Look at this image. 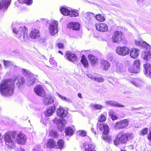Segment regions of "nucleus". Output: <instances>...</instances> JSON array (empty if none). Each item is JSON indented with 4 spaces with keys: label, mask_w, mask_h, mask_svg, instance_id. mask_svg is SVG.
I'll return each instance as SVG.
<instances>
[{
    "label": "nucleus",
    "mask_w": 151,
    "mask_h": 151,
    "mask_svg": "<svg viewBox=\"0 0 151 151\" xmlns=\"http://www.w3.org/2000/svg\"><path fill=\"white\" fill-rule=\"evenodd\" d=\"M110 65V64L107 61L102 60L101 62V67L104 70H107Z\"/></svg>",
    "instance_id": "nucleus-28"
},
{
    "label": "nucleus",
    "mask_w": 151,
    "mask_h": 151,
    "mask_svg": "<svg viewBox=\"0 0 151 151\" xmlns=\"http://www.w3.org/2000/svg\"><path fill=\"white\" fill-rule=\"evenodd\" d=\"M54 121H57V127L59 131L60 132L63 131L65 127V121L60 120H58L57 119H55Z\"/></svg>",
    "instance_id": "nucleus-20"
},
{
    "label": "nucleus",
    "mask_w": 151,
    "mask_h": 151,
    "mask_svg": "<svg viewBox=\"0 0 151 151\" xmlns=\"http://www.w3.org/2000/svg\"><path fill=\"white\" fill-rule=\"evenodd\" d=\"M91 130L92 132L93 133H94V134H96V132L95 131L94 128H92L91 129Z\"/></svg>",
    "instance_id": "nucleus-57"
},
{
    "label": "nucleus",
    "mask_w": 151,
    "mask_h": 151,
    "mask_svg": "<svg viewBox=\"0 0 151 151\" xmlns=\"http://www.w3.org/2000/svg\"><path fill=\"white\" fill-rule=\"evenodd\" d=\"M135 44L142 48H146V51L143 52L142 56L144 59L147 61L151 59V48L150 46L147 44L146 42L142 40H135Z\"/></svg>",
    "instance_id": "nucleus-4"
},
{
    "label": "nucleus",
    "mask_w": 151,
    "mask_h": 151,
    "mask_svg": "<svg viewBox=\"0 0 151 151\" xmlns=\"http://www.w3.org/2000/svg\"><path fill=\"white\" fill-rule=\"evenodd\" d=\"M55 109V107H49L46 110L45 113V115L46 116H51Z\"/></svg>",
    "instance_id": "nucleus-29"
},
{
    "label": "nucleus",
    "mask_w": 151,
    "mask_h": 151,
    "mask_svg": "<svg viewBox=\"0 0 151 151\" xmlns=\"http://www.w3.org/2000/svg\"><path fill=\"white\" fill-rule=\"evenodd\" d=\"M124 38L123 33L121 31H115L112 35L111 38L112 41L114 43H119Z\"/></svg>",
    "instance_id": "nucleus-7"
},
{
    "label": "nucleus",
    "mask_w": 151,
    "mask_h": 151,
    "mask_svg": "<svg viewBox=\"0 0 151 151\" xmlns=\"http://www.w3.org/2000/svg\"><path fill=\"white\" fill-rule=\"evenodd\" d=\"M61 13L63 15L65 16H68L70 10L67 9L65 7H61L60 9Z\"/></svg>",
    "instance_id": "nucleus-32"
},
{
    "label": "nucleus",
    "mask_w": 151,
    "mask_h": 151,
    "mask_svg": "<svg viewBox=\"0 0 151 151\" xmlns=\"http://www.w3.org/2000/svg\"><path fill=\"white\" fill-rule=\"evenodd\" d=\"M87 76L92 79H93L95 81L96 77L93 74H87Z\"/></svg>",
    "instance_id": "nucleus-49"
},
{
    "label": "nucleus",
    "mask_w": 151,
    "mask_h": 151,
    "mask_svg": "<svg viewBox=\"0 0 151 151\" xmlns=\"http://www.w3.org/2000/svg\"><path fill=\"white\" fill-rule=\"evenodd\" d=\"M139 108H135L133 107L131 108V110L132 111H133L135 110H138Z\"/></svg>",
    "instance_id": "nucleus-53"
},
{
    "label": "nucleus",
    "mask_w": 151,
    "mask_h": 151,
    "mask_svg": "<svg viewBox=\"0 0 151 151\" xmlns=\"http://www.w3.org/2000/svg\"><path fill=\"white\" fill-rule=\"evenodd\" d=\"M11 0H1L0 1V15L2 12L6 11L10 5Z\"/></svg>",
    "instance_id": "nucleus-10"
},
{
    "label": "nucleus",
    "mask_w": 151,
    "mask_h": 151,
    "mask_svg": "<svg viewBox=\"0 0 151 151\" xmlns=\"http://www.w3.org/2000/svg\"><path fill=\"white\" fill-rule=\"evenodd\" d=\"M16 2H15V4H16Z\"/></svg>",
    "instance_id": "nucleus-64"
},
{
    "label": "nucleus",
    "mask_w": 151,
    "mask_h": 151,
    "mask_svg": "<svg viewBox=\"0 0 151 151\" xmlns=\"http://www.w3.org/2000/svg\"><path fill=\"white\" fill-rule=\"evenodd\" d=\"M140 60H136L134 62V67L138 72L140 71Z\"/></svg>",
    "instance_id": "nucleus-34"
},
{
    "label": "nucleus",
    "mask_w": 151,
    "mask_h": 151,
    "mask_svg": "<svg viewBox=\"0 0 151 151\" xmlns=\"http://www.w3.org/2000/svg\"><path fill=\"white\" fill-rule=\"evenodd\" d=\"M58 47L60 48H63L64 47V45L61 43H59L56 45Z\"/></svg>",
    "instance_id": "nucleus-51"
},
{
    "label": "nucleus",
    "mask_w": 151,
    "mask_h": 151,
    "mask_svg": "<svg viewBox=\"0 0 151 151\" xmlns=\"http://www.w3.org/2000/svg\"><path fill=\"white\" fill-rule=\"evenodd\" d=\"M16 132H8L5 134L4 136L6 144L9 148L13 149L15 147L13 139L16 138Z\"/></svg>",
    "instance_id": "nucleus-6"
},
{
    "label": "nucleus",
    "mask_w": 151,
    "mask_h": 151,
    "mask_svg": "<svg viewBox=\"0 0 151 151\" xmlns=\"http://www.w3.org/2000/svg\"><path fill=\"white\" fill-rule=\"evenodd\" d=\"M29 35L31 38L33 39L37 38L40 36L39 31L36 29H33Z\"/></svg>",
    "instance_id": "nucleus-25"
},
{
    "label": "nucleus",
    "mask_w": 151,
    "mask_h": 151,
    "mask_svg": "<svg viewBox=\"0 0 151 151\" xmlns=\"http://www.w3.org/2000/svg\"><path fill=\"white\" fill-rule=\"evenodd\" d=\"M57 94L60 98L62 99L65 100L66 101H68L70 103L73 102L72 100L70 99L67 98L65 96H63L60 95L58 93H57Z\"/></svg>",
    "instance_id": "nucleus-39"
},
{
    "label": "nucleus",
    "mask_w": 151,
    "mask_h": 151,
    "mask_svg": "<svg viewBox=\"0 0 151 151\" xmlns=\"http://www.w3.org/2000/svg\"><path fill=\"white\" fill-rule=\"evenodd\" d=\"M49 62L50 63L53 65H55L56 64V63L55 60L52 58H50V59Z\"/></svg>",
    "instance_id": "nucleus-50"
},
{
    "label": "nucleus",
    "mask_w": 151,
    "mask_h": 151,
    "mask_svg": "<svg viewBox=\"0 0 151 151\" xmlns=\"http://www.w3.org/2000/svg\"><path fill=\"white\" fill-rule=\"evenodd\" d=\"M68 15H70L71 17L73 16L74 17H76L78 16V12L74 10H72L71 11H70Z\"/></svg>",
    "instance_id": "nucleus-41"
},
{
    "label": "nucleus",
    "mask_w": 151,
    "mask_h": 151,
    "mask_svg": "<svg viewBox=\"0 0 151 151\" xmlns=\"http://www.w3.org/2000/svg\"><path fill=\"white\" fill-rule=\"evenodd\" d=\"M106 119V117L103 115L101 114L99 117L97 126L103 133L102 138L104 140L108 143H110L112 141V138L109 136L107 135L109 133V127L105 123H101V122H104Z\"/></svg>",
    "instance_id": "nucleus-2"
},
{
    "label": "nucleus",
    "mask_w": 151,
    "mask_h": 151,
    "mask_svg": "<svg viewBox=\"0 0 151 151\" xmlns=\"http://www.w3.org/2000/svg\"><path fill=\"white\" fill-rule=\"evenodd\" d=\"M58 52L59 53H61L62 55H63V53L61 51H58Z\"/></svg>",
    "instance_id": "nucleus-58"
},
{
    "label": "nucleus",
    "mask_w": 151,
    "mask_h": 151,
    "mask_svg": "<svg viewBox=\"0 0 151 151\" xmlns=\"http://www.w3.org/2000/svg\"><path fill=\"white\" fill-rule=\"evenodd\" d=\"M120 70V68H117V70Z\"/></svg>",
    "instance_id": "nucleus-60"
},
{
    "label": "nucleus",
    "mask_w": 151,
    "mask_h": 151,
    "mask_svg": "<svg viewBox=\"0 0 151 151\" xmlns=\"http://www.w3.org/2000/svg\"><path fill=\"white\" fill-rule=\"evenodd\" d=\"M23 73L28 77L27 79L28 85L29 86H32L35 82V79L33 77L32 74L30 72L25 69L22 70Z\"/></svg>",
    "instance_id": "nucleus-8"
},
{
    "label": "nucleus",
    "mask_w": 151,
    "mask_h": 151,
    "mask_svg": "<svg viewBox=\"0 0 151 151\" xmlns=\"http://www.w3.org/2000/svg\"><path fill=\"white\" fill-rule=\"evenodd\" d=\"M15 139L16 142L18 143L23 145L26 142V137L23 134L21 133L17 134L16 133Z\"/></svg>",
    "instance_id": "nucleus-13"
},
{
    "label": "nucleus",
    "mask_w": 151,
    "mask_h": 151,
    "mask_svg": "<svg viewBox=\"0 0 151 151\" xmlns=\"http://www.w3.org/2000/svg\"><path fill=\"white\" fill-rule=\"evenodd\" d=\"M88 58L90 60V63L92 65L94 66L97 64L98 59L96 57L92 55L89 54Z\"/></svg>",
    "instance_id": "nucleus-23"
},
{
    "label": "nucleus",
    "mask_w": 151,
    "mask_h": 151,
    "mask_svg": "<svg viewBox=\"0 0 151 151\" xmlns=\"http://www.w3.org/2000/svg\"><path fill=\"white\" fill-rule=\"evenodd\" d=\"M147 138L150 141L151 140V131L150 132L149 134L147 135Z\"/></svg>",
    "instance_id": "nucleus-52"
},
{
    "label": "nucleus",
    "mask_w": 151,
    "mask_h": 151,
    "mask_svg": "<svg viewBox=\"0 0 151 151\" xmlns=\"http://www.w3.org/2000/svg\"><path fill=\"white\" fill-rule=\"evenodd\" d=\"M57 115L62 118L65 117L67 114V111L63 108L60 107L58 109L57 112Z\"/></svg>",
    "instance_id": "nucleus-19"
},
{
    "label": "nucleus",
    "mask_w": 151,
    "mask_h": 151,
    "mask_svg": "<svg viewBox=\"0 0 151 151\" xmlns=\"http://www.w3.org/2000/svg\"><path fill=\"white\" fill-rule=\"evenodd\" d=\"M1 134L0 133V139L1 138Z\"/></svg>",
    "instance_id": "nucleus-62"
},
{
    "label": "nucleus",
    "mask_w": 151,
    "mask_h": 151,
    "mask_svg": "<svg viewBox=\"0 0 151 151\" xmlns=\"http://www.w3.org/2000/svg\"><path fill=\"white\" fill-rule=\"evenodd\" d=\"M40 20L43 23L47 22L46 20H45L44 19L42 18L40 19Z\"/></svg>",
    "instance_id": "nucleus-54"
},
{
    "label": "nucleus",
    "mask_w": 151,
    "mask_h": 151,
    "mask_svg": "<svg viewBox=\"0 0 151 151\" xmlns=\"http://www.w3.org/2000/svg\"><path fill=\"white\" fill-rule=\"evenodd\" d=\"M14 66V68H15V67H17L16 65H15Z\"/></svg>",
    "instance_id": "nucleus-63"
},
{
    "label": "nucleus",
    "mask_w": 151,
    "mask_h": 151,
    "mask_svg": "<svg viewBox=\"0 0 151 151\" xmlns=\"http://www.w3.org/2000/svg\"><path fill=\"white\" fill-rule=\"evenodd\" d=\"M148 129L145 128L143 129L142 130H141L140 134L142 135H144L146 134L148 132Z\"/></svg>",
    "instance_id": "nucleus-46"
},
{
    "label": "nucleus",
    "mask_w": 151,
    "mask_h": 151,
    "mask_svg": "<svg viewBox=\"0 0 151 151\" xmlns=\"http://www.w3.org/2000/svg\"><path fill=\"white\" fill-rule=\"evenodd\" d=\"M95 15L92 12H88L86 14L85 17L88 19L91 20L94 17H95Z\"/></svg>",
    "instance_id": "nucleus-37"
},
{
    "label": "nucleus",
    "mask_w": 151,
    "mask_h": 151,
    "mask_svg": "<svg viewBox=\"0 0 151 151\" xmlns=\"http://www.w3.org/2000/svg\"><path fill=\"white\" fill-rule=\"evenodd\" d=\"M4 66L6 68H13L14 66L13 63L9 60H3Z\"/></svg>",
    "instance_id": "nucleus-31"
},
{
    "label": "nucleus",
    "mask_w": 151,
    "mask_h": 151,
    "mask_svg": "<svg viewBox=\"0 0 151 151\" xmlns=\"http://www.w3.org/2000/svg\"><path fill=\"white\" fill-rule=\"evenodd\" d=\"M96 29L101 32H105L108 30L107 25L104 23H100L96 24Z\"/></svg>",
    "instance_id": "nucleus-17"
},
{
    "label": "nucleus",
    "mask_w": 151,
    "mask_h": 151,
    "mask_svg": "<svg viewBox=\"0 0 151 151\" xmlns=\"http://www.w3.org/2000/svg\"><path fill=\"white\" fill-rule=\"evenodd\" d=\"M132 137L131 134L121 132L117 135L116 139L114 140V144L117 145L119 143H125Z\"/></svg>",
    "instance_id": "nucleus-5"
},
{
    "label": "nucleus",
    "mask_w": 151,
    "mask_h": 151,
    "mask_svg": "<svg viewBox=\"0 0 151 151\" xmlns=\"http://www.w3.org/2000/svg\"><path fill=\"white\" fill-rule=\"evenodd\" d=\"M128 71L131 73H137L139 72L137 70L134 68V66H131L128 68Z\"/></svg>",
    "instance_id": "nucleus-40"
},
{
    "label": "nucleus",
    "mask_w": 151,
    "mask_h": 151,
    "mask_svg": "<svg viewBox=\"0 0 151 151\" xmlns=\"http://www.w3.org/2000/svg\"><path fill=\"white\" fill-rule=\"evenodd\" d=\"M50 135L53 137H56L58 136V134L57 132L55 130H52L49 132Z\"/></svg>",
    "instance_id": "nucleus-43"
},
{
    "label": "nucleus",
    "mask_w": 151,
    "mask_h": 151,
    "mask_svg": "<svg viewBox=\"0 0 151 151\" xmlns=\"http://www.w3.org/2000/svg\"><path fill=\"white\" fill-rule=\"evenodd\" d=\"M129 121L127 119H124L119 122L116 123L115 126V129H123L126 127L128 125Z\"/></svg>",
    "instance_id": "nucleus-12"
},
{
    "label": "nucleus",
    "mask_w": 151,
    "mask_h": 151,
    "mask_svg": "<svg viewBox=\"0 0 151 151\" xmlns=\"http://www.w3.org/2000/svg\"><path fill=\"white\" fill-rule=\"evenodd\" d=\"M107 105H111L113 106L116 107H124V106L119 103L114 101L111 100L107 101L105 102Z\"/></svg>",
    "instance_id": "nucleus-21"
},
{
    "label": "nucleus",
    "mask_w": 151,
    "mask_h": 151,
    "mask_svg": "<svg viewBox=\"0 0 151 151\" xmlns=\"http://www.w3.org/2000/svg\"><path fill=\"white\" fill-rule=\"evenodd\" d=\"M130 51L129 49L126 46H118L116 50V53L120 55L124 56L129 54Z\"/></svg>",
    "instance_id": "nucleus-9"
},
{
    "label": "nucleus",
    "mask_w": 151,
    "mask_h": 151,
    "mask_svg": "<svg viewBox=\"0 0 151 151\" xmlns=\"http://www.w3.org/2000/svg\"><path fill=\"white\" fill-rule=\"evenodd\" d=\"M15 23L12 24V28L13 32L16 35V37L18 38L21 42L27 41L29 38L28 33V29L25 27H21L19 29L16 27L13 28V26Z\"/></svg>",
    "instance_id": "nucleus-3"
},
{
    "label": "nucleus",
    "mask_w": 151,
    "mask_h": 151,
    "mask_svg": "<svg viewBox=\"0 0 151 151\" xmlns=\"http://www.w3.org/2000/svg\"><path fill=\"white\" fill-rule=\"evenodd\" d=\"M81 62L85 67H88V63L86 59L85 58V55H83L82 56Z\"/></svg>",
    "instance_id": "nucleus-36"
},
{
    "label": "nucleus",
    "mask_w": 151,
    "mask_h": 151,
    "mask_svg": "<svg viewBox=\"0 0 151 151\" xmlns=\"http://www.w3.org/2000/svg\"><path fill=\"white\" fill-rule=\"evenodd\" d=\"M19 3L23 4L25 3L28 5H30L32 4V0H18Z\"/></svg>",
    "instance_id": "nucleus-38"
},
{
    "label": "nucleus",
    "mask_w": 151,
    "mask_h": 151,
    "mask_svg": "<svg viewBox=\"0 0 151 151\" xmlns=\"http://www.w3.org/2000/svg\"><path fill=\"white\" fill-rule=\"evenodd\" d=\"M121 151H126V150H121Z\"/></svg>",
    "instance_id": "nucleus-61"
},
{
    "label": "nucleus",
    "mask_w": 151,
    "mask_h": 151,
    "mask_svg": "<svg viewBox=\"0 0 151 151\" xmlns=\"http://www.w3.org/2000/svg\"><path fill=\"white\" fill-rule=\"evenodd\" d=\"M94 145L91 144L85 143L83 145V151H95Z\"/></svg>",
    "instance_id": "nucleus-27"
},
{
    "label": "nucleus",
    "mask_w": 151,
    "mask_h": 151,
    "mask_svg": "<svg viewBox=\"0 0 151 151\" xmlns=\"http://www.w3.org/2000/svg\"><path fill=\"white\" fill-rule=\"evenodd\" d=\"M27 118V117L26 116H24L22 117L23 119L24 120H26Z\"/></svg>",
    "instance_id": "nucleus-56"
},
{
    "label": "nucleus",
    "mask_w": 151,
    "mask_h": 151,
    "mask_svg": "<svg viewBox=\"0 0 151 151\" xmlns=\"http://www.w3.org/2000/svg\"><path fill=\"white\" fill-rule=\"evenodd\" d=\"M127 80L137 87H140L142 86V82L139 79L129 78Z\"/></svg>",
    "instance_id": "nucleus-15"
},
{
    "label": "nucleus",
    "mask_w": 151,
    "mask_h": 151,
    "mask_svg": "<svg viewBox=\"0 0 151 151\" xmlns=\"http://www.w3.org/2000/svg\"><path fill=\"white\" fill-rule=\"evenodd\" d=\"M109 115L113 120H115L118 119L117 116L116 115V113L112 110L110 109L109 110Z\"/></svg>",
    "instance_id": "nucleus-33"
},
{
    "label": "nucleus",
    "mask_w": 151,
    "mask_h": 151,
    "mask_svg": "<svg viewBox=\"0 0 151 151\" xmlns=\"http://www.w3.org/2000/svg\"><path fill=\"white\" fill-rule=\"evenodd\" d=\"M104 79L102 77H96L95 79V81H96L98 82H103Z\"/></svg>",
    "instance_id": "nucleus-48"
},
{
    "label": "nucleus",
    "mask_w": 151,
    "mask_h": 151,
    "mask_svg": "<svg viewBox=\"0 0 151 151\" xmlns=\"http://www.w3.org/2000/svg\"><path fill=\"white\" fill-rule=\"evenodd\" d=\"M14 83L17 86L20 88L25 83L22 77L17 76L14 80L11 79L3 80L0 83V92L2 95L5 96H12L14 93Z\"/></svg>",
    "instance_id": "nucleus-1"
},
{
    "label": "nucleus",
    "mask_w": 151,
    "mask_h": 151,
    "mask_svg": "<svg viewBox=\"0 0 151 151\" xmlns=\"http://www.w3.org/2000/svg\"><path fill=\"white\" fill-rule=\"evenodd\" d=\"M65 56L68 60L71 62H74L77 60V58L76 55L68 51L65 54Z\"/></svg>",
    "instance_id": "nucleus-16"
},
{
    "label": "nucleus",
    "mask_w": 151,
    "mask_h": 151,
    "mask_svg": "<svg viewBox=\"0 0 151 151\" xmlns=\"http://www.w3.org/2000/svg\"><path fill=\"white\" fill-rule=\"evenodd\" d=\"M139 52V50L134 48H133L130 51V56L132 58H136L138 56Z\"/></svg>",
    "instance_id": "nucleus-26"
},
{
    "label": "nucleus",
    "mask_w": 151,
    "mask_h": 151,
    "mask_svg": "<svg viewBox=\"0 0 151 151\" xmlns=\"http://www.w3.org/2000/svg\"><path fill=\"white\" fill-rule=\"evenodd\" d=\"M91 106L93 109L97 110L101 109L102 107L101 105L97 104H92L91 105Z\"/></svg>",
    "instance_id": "nucleus-42"
},
{
    "label": "nucleus",
    "mask_w": 151,
    "mask_h": 151,
    "mask_svg": "<svg viewBox=\"0 0 151 151\" xmlns=\"http://www.w3.org/2000/svg\"><path fill=\"white\" fill-rule=\"evenodd\" d=\"M144 68L145 69L144 73L145 74L149 77L151 76V66L147 63L144 65Z\"/></svg>",
    "instance_id": "nucleus-18"
},
{
    "label": "nucleus",
    "mask_w": 151,
    "mask_h": 151,
    "mask_svg": "<svg viewBox=\"0 0 151 151\" xmlns=\"http://www.w3.org/2000/svg\"><path fill=\"white\" fill-rule=\"evenodd\" d=\"M58 145L59 148L61 149L63 148L64 145L63 141L62 139L59 140L58 142Z\"/></svg>",
    "instance_id": "nucleus-45"
},
{
    "label": "nucleus",
    "mask_w": 151,
    "mask_h": 151,
    "mask_svg": "<svg viewBox=\"0 0 151 151\" xmlns=\"http://www.w3.org/2000/svg\"><path fill=\"white\" fill-rule=\"evenodd\" d=\"M2 68V65H1V64L0 63V70H1Z\"/></svg>",
    "instance_id": "nucleus-59"
},
{
    "label": "nucleus",
    "mask_w": 151,
    "mask_h": 151,
    "mask_svg": "<svg viewBox=\"0 0 151 151\" xmlns=\"http://www.w3.org/2000/svg\"><path fill=\"white\" fill-rule=\"evenodd\" d=\"M53 102L54 100L53 97L49 95L44 98L43 102L45 105L51 104Z\"/></svg>",
    "instance_id": "nucleus-22"
},
{
    "label": "nucleus",
    "mask_w": 151,
    "mask_h": 151,
    "mask_svg": "<svg viewBox=\"0 0 151 151\" xmlns=\"http://www.w3.org/2000/svg\"><path fill=\"white\" fill-rule=\"evenodd\" d=\"M77 133L78 134L82 136H85L86 135V132L83 130L79 131L77 132Z\"/></svg>",
    "instance_id": "nucleus-47"
},
{
    "label": "nucleus",
    "mask_w": 151,
    "mask_h": 151,
    "mask_svg": "<svg viewBox=\"0 0 151 151\" xmlns=\"http://www.w3.org/2000/svg\"><path fill=\"white\" fill-rule=\"evenodd\" d=\"M68 27L70 28H72L73 30H78L80 28V24L78 23L70 22L68 24Z\"/></svg>",
    "instance_id": "nucleus-24"
},
{
    "label": "nucleus",
    "mask_w": 151,
    "mask_h": 151,
    "mask_svg": "<svg viewBox=\"0 0 151 151\" xmlns=\"http://www.w3.org/2000/svg\"><path fill=\"white\" fill-rule=\"evenodd\" d=\"M78 96L80 98H82V95L81 94V93H78Z\"/></svg>",
    "instance_id": "nucleus-55"
},
{
    "label": "nucleus",
    "mask_w": 151,
    "mask_h": 151,
    "mask_svg": "<svg viewBox=\"0 0 151 151\" xmlns=\"http://www.w3.org/2000/svg\"><path fill=\"white\" fill-rule=\"evenodd\" d=\"M58 22L57 21H55L52 23L49 26V30L50 34L52 36H54L57 33L58 25Z\"/></svg>",
    "instance_id": "nucleus-11"
},
{
    "label": "nucleus",
    "mask_w": 151,
    "mask_h": 151,
    "mask_svg": "<svg viewBox=\"0 0 151 151\" xmlns=\"http://www.w3.org/2000/svg\"><path fill=\"white\" fill-rule=\"evenodd\" d=\"M46 145L47 147L50 148H53L55 146V142L53 139H49L47 140Z\"/></svg>",
    "instance_id": "nucleus-30"
},
{
    "label": "nucleus",
    "mask_w": 151,
    "mask_h": 151,
    "mask_svg": "<svg viewBox=\"0 0 151 151\" xmlns=\"http://www.w3.org/2000/svg\"><path fill=\"white\" fill-rule=\"evenodd\" d=\"M95 17L97 20L101 22H103L105 20V18L101 14H97L95 16Z\"/></svg>",
    "instance_id": "nucleus-44"
},
{
    "label": "nucleus",
    "mask_w": 151,
    "mask_h": 151,
    "mask_svg": "<svg viewBox=\"0 0 151 151\" xmlns=\"http://www.w3.org/2000/svg\"><path fill=\"white\" fill-rule=\"evenodd\" d=\"M65 132L66 135L71 136L73 134V131L71 127H68L65 129Z\"/></svg>",
    "instance_id": "nucleus-35"
},
{
    "label": "nucleus",
    "mask_w": 151,
    "mask_h": 151,
    "mask_svg": "<svg viewBox=\"0 0 151 151\" xmlns=\"http://www.w3.org/2000/svg\"><path fill=\"white\" fill-rule=\"evenodd\" d=\"M34 91L36 94L41 97H44L45 95V90L41 85L36 86L35 88Z\"/></svg>",
    "instance_id": "nucleus-14"
}]
</instances>
